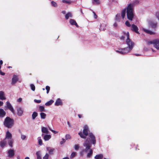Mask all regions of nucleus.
Segmentation results:
<instances>
[{
	"mask_svg": "<svg viewBox=\"0 0 159 159\" xmlns=\"http://www.w3.org/2000/svg\"><path fill=\"white\" fill-rule=\"evenodd\" d=\"M38 113L37 112L34 111L32 114V118L33 120L35 119V118L38 116Z\"/></svg>",
	"mask_w": 159,
	"mask_h": 159,
	"instance_id": "nucleus-28",
	"label": "nucleus"
},
{
	"mask_svg": "<svg viewBox=\"0 0 159 159\" xmlns=\"http://www.w3.org/2000/svg\"><path fill=\"white\" fill-rule=\"evenodd\" d=\"M125 24L128 27H129L131 26V25L130 23H129V22L128 20L126 21L125 22Z\"/></svg>",
	"mask_w": 159,
	"mask_h": 159,
	"instance_id": "nucleus-42",
	"label": "nucleus"
},
{
	"mask_svg": "<svg viewBox=\"0 0 159 159\" xmlns=\"http://www.w3.org/2000/svg\"><path fill=\"white\" fill-rule=\"evenodd\" d=\"M51 138V136L50 135L46 134L43 137V139L45 141H48Z\"/></svg>",
	"mask_w": 159,
	"mask_h": 159,
	"instance_id": "nucleus-21",
	"label": "nucleus"
},
{
	"mask_svg": "<svg viewBox=\"0 0 159 159\" xmlns=\"http://www.w3.org/2000/svg\"><path fill=\"white\" fill-rule=\"evenodd\" d=\"M0 74L2 75H5V73L2 71L1 70H0Z\"/></svg>",
	"mask_w": 159,
	"mask_h": 159,
	"instance_id": "nucleus-50",
	"label": "nucleus"
},
{
	"mask_svg": "<svg viewBox=\"0 0 159 159\" xmlns=\"http://www.w3.org/2000/svg\"><path fill=\"white\" fill-rule=\"evenodd\" d=\"M38 143L39 145H41L42 144V140L40 137L38 138Z\"/></svg>",
	"mask_w": 159,
	"mask_h": 159,
	"instance_id": "nucleus-38",
	"label": "nucleus"
},
{
	"mask_svg": "<svg viewBox=\"0 0 159 159\" xmlns=\"http://www.w3.org/2000/svg\"><path fill=\"white\" fill-rule=\"evenodd\" d=\"M138 28L137 26L136 25L134 24H132L131 25V30L134 31L136 33L138 34H139V32L138 31Z\"/></svg>",
	"mask_w": 159,
	"mask_h": 159,
	"instance_id": "nucleus-9",
	"label": "nucleus"
},
{
	"mask_svg": "<svg viewBox=\"0 0 159 159\" xmlns=\"http://www.w3.org/2000/svg\"><path fill=\"white\" fill-rule=\"evenodd\" d=\"M17 159H20V157L19 156H18L17 157Z\"/></svg>",
	"mask_w": 159,
	"mask_h": 159,
	"instance_id": "nucleus-64",
	"label": "nucleus"
},
{
	"mask_svg": "<svg viewBox=\"0 0 159 159\" xmlns=\"http://www.w3.org/2000/svg\"><path fill=\"white\" fill-rule=\"evenodd\" d=\"M126 9H125L123 10L121 12V16L122 17V18L123 19H124L125 17V13H126Z\"/></svg>",
	"mask_w": 159,
	"mask_h": 159,
	"instance_id": "nucleus-25",
	"label": "nucleus"
},
{
	"mask_svg": "<svg viewBox=\"0 0 159 159\" xmlns=\"http://www.w3.org/2000/svg\"><path fill=\"white\" fill-rule=\"evenodd\" d=\"M42 131L43 133L48 134L49 131L45 127H42Z\"/></svg>",
	"mask_w": 159,
	"mask_h": 159,
	"instance_id": "nucleus-23",
	"label": "nucleus"
},
{
	"mask_svg": "<svg viewBox=\"0 0 159 159\" xmlns=\"http://www.w3.org/2000/svg\"><path fill=\"white\" fill-rule=\"evenodd\" d=\"M52 131L53 133H54V134H57L58 133V132L57 131H55L54 130H52Z\"/></svg>",
	"mask_w": 159,
	"mask_h": 159,
	"instance_id": "nucleus-53",
	"label": "nucleus"
},
{
	"mask_svg": "<svg viewBox=\"0 0 159 159\" xmlns=\"http://www.w3.org/2000/svg\"><path fill=\"white\" fill-rule=\"evenodd\" d=\"M65 142V140L64 139H62V141L60 142V144H62L64 143Z\"/></svg>",
	"mask_w": 159,
	"mask_h": 159,
	"instance_id": "nucleus-48",
	"label": "nucleus"
},
{
	"mask_svg": "<svg viewBox=\"0 0 159 159\" xmlns=\"http://www.w3.org/2000/svg\"><path fill=\"white\" fill-rule=\"evenodd\" d=\"M93 153V151L92 149H90L89 152L88 153L87 157H88L89 158L91 157Z\"/></svg>",
	"mask_w": 159,
	"mask_h": 159,
	"instance_id": "nucleus-30",
	"label": "nucleus"
},
{
	"mask_svg": "<svg viewBox=\"0 0 159 159\" xmlns=\"http://www.w3.org/2000/svg\"><path fill=\"white\" fill-rule=\"evenodd\" d=\"M51 4L52 6L54 7H57V3L54 1H52L51 2Z\"/></svg>",
	"mask_w": 159,
	"mask_h": 159,
	"instance_id": "nucleus-36",
	"label": "nucleus"
},
{
	"mask_svg": "<svg viewBox=\"0 0 159 159\" xmlns=\"http://www.w3.org/2000/svg\"><path fill=\"white\" fill-rule=\"evenodd\" d=\"M70 23L72 25H75L76 26V27H79V25L77 24L76 21L73 19H71L70 20Z\"/></svg>",
	"mask_w": 159,
	"mask_h": 159,
	"instance_id": "nucleus-17",
	"label": "nucleus"
},
{
	"mask_svg": "<svg viewBox=\"0 0 159 159\" xmlns=\"http://www.w3.org/2000/svg\"><path fill=\"white\" fill-rule=\"evenodd\" d=\"M37 159H42L41 152L40 151H38L36 152Z\"/></svg>",
	"mask_w": 159,
	"mask_h": 159,
	"instance_id": "nucleus-26",
	"label": "nucleus"
},
{
	"mask_svg": "<svg viewBox=\"0 0 159 159\" xmlns=\"http://www.w3.org/2000/svg\"><path fill=\"white\" fill-rule=\"evenodd\" d=\"M148 45L150 44H153L154 46L157 50L159 49V39H155L147 42Z\"/></svg>",
	"mask_w": 159,
	"mask_h": 159,
	"instance_id": "nucleus-5",
	"label": "nucleus"
},
{
	"mask_svg": "<svg viewBox=\"0 0 159 159\" xmlns=\"http://www.w3.org/2000/svg\"><path fill=\"white\" fill-rule=\"evenodd\" d=\"M93 4H99L100 1L99 0H93Z\"/></svg>",
	"mask_w": 159,
	"mask_h": 159,
	"instance_id": "nucleus-32",
	"label": "nucleus"
},
{
	"mask_svg": "<svg viewBox=\"0 0 159 159\" xmlns=\"http://www.w3.org/2000/svg\"><path fill=\"white\" fill-rule=\"evenodd\" d=\"M26 138V136L25 135H23L22 134H21V139L23 140H25V139Z\"/></svg>",
	"mask_w": 159,
	"mask_h": 159,
	"instance_id": "nucleus-43",
	"label": "nucleus"
},
{
	"mask_svg": "<svg viewBox=\"0 0 159 159\" xmlns=\"http://www.w3.org/2000/svg\"><path fill=\"white\" fill-rule=\"evenodd\" d=\"M103 158V155L102 154L97 155L94 157L95 159H102Z\"/></svg>",
	"mask_w": 159,
	"mask_h": 159,
	"instance_id": "nucleus-22",
	"label": "nucleus"
},
{
	"mask_svg": "<svg viewBox=\"0 0 159 159\" xmlns=\"http://www.w3.org/2000/svg\"><path fill=\"white\" fill-rule=\"evenodd\" d=\"M3 64V61H2V60H1L0 61V65H2Z\"/></svg>",
	"mask_w": 159,
	"mask_h": 159,
	"instance_id": "nucleus-58",
	"label": "nucleus"
},
{
	"mask_svg": "<svg viewBox=\"0 0 159 159\" xmlns=\"http://www.w3.org/2000/svg\"><path fill=\"white\" fill-rule=\"evenodd\" d=\"M47 150L48 151L50 154H53L55 149L54 148H51L49 147H47Z\"/></svg>",
	"mask_w": 159,
	"mask_h": 159,
	"instance_id": "nucleus-20",
	"label": "nucleus"
},
{
	"mask_svg": "<svg viewBox=\"0 0 159 159\" xmlns=\"http://www.w3.org/2000/svg\"><path fill=\"white\" fill-rule=\"evenodd\" d=\"M84 151L83 150L80 152V154L81 156H83L84 154Z\"/></svg>",
	"mask_w": 159,
	"mask_h": 159,
	"instance_id": "nucleus-49",
	"label": "nucleus"
},
{
	"mask_svg": "<svg viewBox=\"0 0 159 159\" xmlns=\"http://www.w3.org/2000/svg\"><path fill=\"white\" fill-rule=\"evenodd\" d=\"M34 101L36 103H40L41 102V100H40L34 99Z\"/></svg>",
	"mask_w": 159,
	"mask_h": 159,
	"instance_id": "nucleus-47",
	"label": "nucleus"
},
{
	"mask_svg": "<svg viewBox=\"0 0 159 159\" xmlns=\"http://www.w3.org/2000/svg\"><path fill=\"white\" fill-rule=\"evenodd\" d=\"M18 76L15 75H14L12 79L11 84H15L18 80Z\"/></svg>",
	"mask_w": 159,
	"mask_h": 159,
	"instance_id": "nucleus-12",
	"label": "nucleus"
},
{
	"mask_svg": "<svg viewBox=\"0 0 159 159\" xmlns=\"http://www.w3.org/2000/svg\"><path fill=\"white\" fill-rule=\"evenodd\" d=\"M149 25L152 28L155 29L157 27V23H154L152 21H150L149 22Z\"/></svg>",
	"mask_w": 159,
	"mask_h": 159,
	"instance_id": "nucleus-15",
	"label": "nucleus"
},
{
	"mask_svg": "<svg viewBox=\"0 0 159 159\" xmlns=\"http://www.w3.org/2000/svg\"><path fill=\"white\" fill-rule=\"evenodd\" d=\"M8 143H9V146L10 147H12L13 141L11 140V139H10V140H9V141H8Z\"/></svg>",
	"mask_w": 159,
	"mask_h": 159,
	"instance_id": "nucleus-37",
	"label": "nucleus"
},
{
	"mask_svg": "<svg viewBox=\"0 0 159 159\" xmlns=\"http://www.w3.org/2000/svg\"><path fill=\"white\" fill-rule=\"evenodd\" d=\"M93 13L94 15V18L95 19H97L98 17L96 15V14L95 12H93Z\"/></svg>",
	"mask_w": 159,
	"mask_h": 159,
	"instance_id": "nucleus-51",
	"label": "nucleus"
},
{
	"mask_svg": "<svg viewBox=\"0 0 159 159\" xmlns=\"http://www.w3.org/2000/svg\"><path fill=\"white\" fill-rule=\"evenodd\" d=\"M30 87L31 89V90L32 91H34L35 90V88L34 84H31L30 85Z\"/></svg>",
	"mask_w": 159,
	"mask_h": 159,
	"instance_id": "nucleus-35",
	"label": "nucleus"
},
{
	"mask_svg": "<svg viewBox=\"0 0 159 159\" xmlns=\"http://www.w3.org/2000/svg\"><path fill=\"white\" fill-rule=\"evenodd\" d=\"M53 102L54 101L52 100H51L46 102L45 104V105L47 106H50L51 105Z\"/></svg>",
	"mask_w": 159,
	"mask_h": 159,
	"instance_id": "nucleus-29",
	"label": "nucleus"
},
{
	"mask_svg": "<svg viewBox=\"0 0 159 159\" xmlns=\"http://www.w3.org/2000/svg\"><path fill=\"white\" fill-rule=\"evenodd\" d=\"M72 16V14L70 12H68L65 15V18L66 20H68L69 17H71Z\"/></svg>",
	"mask_w": 159,
	"mask_h": 159,
	"instance_id": "nucleus-24",
	"label": "nucleus"
},
{
	"mask_svg": "<svg viewBox=\"0 0 159 159\" xmlns=\"http://www.w3.org/2000/svg\"><path fill=\"white\" fill-rule=\"evenodd\" d=\"M114 26L115 27H117V25L116 23H115L114 24Z\"/></svg>",
	"mask_w": 159,
	"mask_h": 159,
	"instance_id": "nucleus-54",
	"label": "nucleus"
},
{
	"mask_svg": "<svg viewBox=\"0 0 159 159\" xmlns=\"http://www.w3.org/2000/svg\"><path fill=\"white\" fill-rule=\"evenodd\" d=\"M39 110L40 111L43 112L45 111L44 107L43 106H40L39 107Z\"/></svg>",
	"mask_w": 159,
	"mask_h": 159,
	"instance_id": "nucleus-33",
	"label": "nucleus"
},
{
	"mask_svg": "<svg viewBox=\"0 0 159 159\" xmlns=\"http://www.w3.org/2000/svg\"><path fill=\"white\" fill-rule=\"evenodd\" d=\"M49 155L48 153H46L45 155L43 157V159H48Z\"/></svg>",
	"mask_w": 159,
	"mask_h": 159,
	"instance_id": "nucleus-40",
	"label": "nucleus"
},
{
	"mask_svg": "<svg viewBox=\"0 0 159 159\" xmlns=\"http://www.w3.org/2000/svg\"><path fill=\"white\" fill-rule=\"evenodd\" d=\"M156 16L159 20V11H158L156 12Z\"/></svg>",
	"mask_w": 159,
	"mask_h": 159,
	"instance_id": "nucleus-46",
	"label": "nucleus"
},
{
	"mask_svg": "<svg viewBox=\"0 0 159 159\" xmlns=\"http://www.w3.org/2000/svg\"><path fill=\"white\" fill-rule=\"evenodd\" d=\"M7 143L6 140L4 139L3 140L1 141L0 143V145L2 148H3L6 144Z\"/></svg>",
	"mask_w": 159,
	"mask_h": 159,
	"instance_id": "nucleus-19",
	"label": "nucleus"
},
{
	"mask_svg": "<svg viewBox=\"0 0 159 159\" xmlns=\"http://www.w3.org/2000/svg\"><path fill=\"white\" fill-rule=\"evenodd\" d=\"M62 2L64 3L68 4H70L71 2V1L68 0H63Z\"/></svg>",
	"mask_w": 159,
	"mask_h": 159,
	"instance_id": "nucleus-39",
	"label": "nucleus"
},
{
	"mask_svg": "<svg viewBox=\"0 0 159 159\" xmlns=\"http://www.w3.org/2000/svg\"><path fill=\"white\" fill-rule=\"evenodd\" d=\"M89 128L87 125H85L84 127L83 130V133L82 132H80L78 133V134L80 135L81 138L85 139L86 138V136L89 135Z\"/></svg>",
	"mask_w": 159,
	"mask_h": 159,
	"instance_id": "nucleus-4",
	"label": "nucleus"
},
{
	"mask_svg": "<svg viewBox=\"0 0 159 159\" xmlns=\"http://www.w3.org/2000/svg\"><path fill=\"white\" fill-rule=\"evenodd\" d=\"M3 103L2 102L0 101V106H2L3 105Z\"/></svg>",
	"mask_w": 159,
	"mask_h": 159,
	"instance_id": "nucleus-55",
	"label": "nucleus"
},
{
	"mask_svg": "<svg viewBox=\"0 0 159 159\" xmlns=\"http://www.w3.org/2000/svg\"><path fill=\"white\" fill-rule=\"evenodd\" d=\"M62 104V102L60 98H58L55 103V105L56 106L61 105Z\"/></svg>",
	"mask_w": 159,
	"mask_h": 159,
	"instance_id": "nucleus-16",
	"label": "nucleus"
},
{
	"mask_svg": "<svg viewBox=\"0 0 159 159\" xmlns=\"http://www.w3.org/2000/svg\"><path fill=\"white\" fill-rule=\"evenodd\" d=\"M83 146L85 147V149H83L84 152H87L88 150H90V148L92 146L91 143L89 142V141L87 139L83 143Z\"/></svg>",
	"mask_w": 159,
	"mask_h": 159,
	"instance_id": "nucleus-6",
	"label": "nucleus"
},
{
	"mask_svg": "<svg viewBox=\"0 0 159 159\" xmlns=\"http://www.w3.org/2000/svg\"><path fill=\"white\" fill-rule=\"evenodd\" d=\"M25 159H30V158L28 157H26Z\"/></svg>",
	"mask_w": 159,
	"mask_h": 159,
	"instance_id": "nucleus-63",
	"label": "nucleus"
},
{
	"mask_svg": "<svg viewBox=\"0 0 159 159\" xmlns=\"http://www.w3.org/2000/svg\"><path fill=\"white\" fill-rule=\"evenodd\" d=\"M71 138V136L69 134H67L66 136V139H69Z\"/></svg>",
	"mask_w": 159,
	"mask_h": 159,
	"instance_id": "nucleus-44",
	"label": "nucleus"
},
{
	"mask_svg": "<svg viewBox=\"0 0 159 159\" xmlns=\"http://www.w3.org/2000/svg\"><path fill=\"white\" fill-rule=\"evenodd\" d=\"M135 55L137 56H140V55L138 54H135Z\"/></svg>",
	"mask_w": 159,
	"mask_h": 159,
	"instance_id": "nucleus-62",
	"label": "nucleus"
},
{
	"mask_svg": "<svg viewBox=\"0 0 159 159\" xmlns=\"http://www.w3.org/2000/svg\"><path fill=\"white\" fill-rule=\"evenodd\" d=\"M6 98L4 96V92L2 91H0V99L2 100H5Z\"/></svg>",
	"mask_w": 159,
	"mask_h": 159,
	"instance_id": "nucleus-18",
	"label": "nucleus"
},
{
	"mask_svg": "<svg viewBox=\"0 0 159 159\" xmlns=\"http://www.w3.org/2000/svg\"><path fill=\"white\" fill-rule=\"evenodd\" d=\"M14 124V120L9 117H7L3 122L4 126L8 128H11L13 126Z\"/></svg>",
	"mask_w": 159,
	"mask_h": 159,
	"instance_id": "nucleus-3",
	"label": "nucleus"
},
{
	"mask_svg": "<svg viewBox=\"0 0 159 159\" xmlns=\"http://www.w3.org/2000/svg\"><path fill=\"white\" fill-rule=\"evenodd\" d=\"M12 138V135L8 131H7L6 133V138L5 139L6 140L7 139H11Z\"/></svg>",
	"mask_w": 159,
	"mask_h": 159,
	"instance_id": "nucleus-13",
	"label": "nucleus"
},
{
	"mask_svg": "<svg viewBox=\"0 0 159 159\" xmlns=\"http://www.w3.org/2000/svg\"><path fill=\"white\" fill-rule=\"evenodd\" d=\"M9 157L12 158L14 156V151L13 149H10L7 151Z\"/></svg>",
	"mask_w": 159,
	"mask_h": 159,
	"instance_id": "nucleus-10",
	"label": "nucleus"
},
{
	"mask_svg": "<svg viewBox=\"0 0 159 159\" xmlns=\"http://www.w3.org/2000/svg\"><path fill=\"white\" fill-rule=\"evenodd\" d=\"M144 31L146 33L149 34H155L154 32L149 30L144 29Z\"/></svg>",
	"mask_w": 159,
	"mask_h": 159,
	"instance_id": "nucleus-27",
	"label": "nucleus"
},
{
	"mask_svg": "<svg viewBox=\"0 0 159 159\" xmlns=\"http://www.w3.org/2000/svg\"><path fill=\"white\" fill-rule=\"evenodd\" d=\"M135 3H138L139 2L135 1L129 4L126 8V13L128 19L132 20L134 17L133 8Z\"/></svg>",
	"mask_w": 159,
	"mask_h": 159,
	"instance_id": "nucleus-2",
	"label": "nucleus"
},
{
	"mask_svg": "<svg viewBox=\"0 0 159 159\" xmlns=\"http://www.w3.org/2000/svg\"><path fill=\"white\" fill-rule=\"evenodd\" d=\"M62 13L63 14H65L66 12L65 11H62Z\"/></svg>",
	"mask_w": 159,
	"mask_h": 159,
	"instance_id": "nucleus-60",
	"label": "nucleus"
},
{
	"mask_svg": "<svg viewBox=\"0 0 159 159\" xmlns=\"http://www.w3.org/2000/svg\"><path fill=\"white\" fill-rule=\"evenodd\" d=\"M62 159H69V158L68 157H66L63 158Z\"/></svg>",
	"mask_w": 159,
	"mask_h": 159,
	"instance_id": "nucleus-61",
	"label": "nucleus"
},
{
	"mask_svg": "<svg viewBox=\"0 0 159 159\" xmlns=\"http://www.w3.org/2000/svg\"><path fill=\"white\" fill-rule=\"evenodd\" d=\"M46 89L47 90V93L48 94L49 93L50 90V87L48 86H47L46 87Z\"/></svg>",
	"mask_w": 159,
	"mask_h": 159,
	"instance_id": "nucleus-41",
	"label": "nucleus"
},
{
	"mask_svg": "<svg viewBox=\"0 0 159 159\" xmlns=\"http://www.w3.org/2000/svg\"><path fill=\"white\" fill-rule=\"evenodd\" d=\"M120 17V14H117L116 15V19H117V17Z\"/></svg>",
	"mask_w": 159,
	"mask_h": 159,
	"instance_id": "nucleus-59",
	"label": "nucleus"
},
{
	"mask_svg": "<svg viewBox=\"0 0 159 159\" xmlns=\"http://www.w3.org/2000/svg\"><path fill=\"white\" fill-rule=\"evenodd\" d=\"M17 114L19 116H21L22 115L24 110L21 107H18L17 108Z\"/></svg>",
	"mask_w": 159,
	"mask_h": 159,
	"instance_id": "nucleus-11",
	"label": "nucleus"
},
{
	"mask_svg": "<svg viewBox=\"0 0 159 159\" xmlns=\"http://www.w3.org/2000/svg\"><path fill=\"white\" fill-rule=\"evenodd\" d=\"M78 116L80 118H82V115L81 114H78Z\"/></svg>",
	"mask_w": 159,
	"mask_h": 159,
	"instance_id": "nucleus-56",
	"label": "nucleus"
},
{
	"mask_svg": "<svg viewBox=\"0 0 159 159\" xmlns=\"http://www.w3.org/2000/svg\"><path fill=\"white\" fill-rule=\"evenodd\" d=\"M89 138H87L88 139L90 143L93 144L94 145L96 143V137L92 133H89Z\"/></svg>",
	"mask_w": 159,
	"mask_h": 159,
	"instance_id": "nucleus-7",
	"label": "nucleus"
},
{
	"mask_svg": "<svg viewBox=\"0 0 159 159\" xmlns=\"http://www.w3.org/2000/svg\"><path fill=\"white\" fill-rule=\"evenodd\" d=\"M124 33L125 35H126L127 36V39L126 40V43L129 46V47L121 49V51H116L120 53L125 54L129 52L133 48L134 43L129 38V32H127V34L124 32Z\"/></svg>",
	"mask_w": 159,
	"mask_h": 159,
	"instance_id": "nucleus-1",
	"label": "nucleus"
},
{
	"mask_svg": "<svg viewBox=\"0 0 159 159\" xmlns=\"http://www.w3.org/2000/svg\"><path fill=\"white\" fill-rule=\"evenodd\" d=\"M75 149L76 150H78L79 148V146L78 144H76L75 146L74 147Z\"/></svg>",
	"mask_w": 159,
	"mask_h": 159,
	"instance_id": "nucleus-45",
	"label": "nucleus"
},
{
	"mask_svg": "<svg viewBox=\"0 0 159 159\" xmlns=\"http://www.w3.org/2000/svg\"><path fill=\"white\" fill-rule=\"evenodd\" d=\"M76 152H72L71 153V155L70 156V158H73L76 155Z\"/></svg>",
	"mask_w": 159,
	"mask_h": 159,
	"instance_id": "nucleus-34",
	"label": "nucleus"
},
{
	"mask_svg": "<svg viewBox=\"0 0 159 159\" xmlns=\"http://www.w3.org/2000/svg\"><path fill=\"white\" fill-rule=\"evenodd\" d=\"M5 108L9 109L13 114H15V111L14 110L12 105L9 102L7 101V102L6 106H5Z\"/></svg>",
	"mask_w": 159,
	"mask_h": 159,
	"instance_id": "nucleus-8",
	"label": "nucleus"
},
{
	"mask_svg": "<svg viewBox=\"0 0 159 159\" xmlns=\"http://www.w3.org/2000/svg\"><path fill=\"white\" fill-rule=\"evenodd\" d=\"M6 114V112L2 109L0 108V117H4Z\"/></svg>",
	"mask_w": 159,
	"mask_h": 159,
	"instance_id": "nucleus-14",
	"label": "nucleus"
},
{
	"mask_svg": "<svg viewBox=\"0 0 159 159\" xmlns=\"http://www.w3.org/2000/svg\"><path fill=\"white\" fill-rule=\"evenodd\" d=\"M125 38V37L124 36H121V37L120 38V39L121 40H124Z\"/></svg>",
	"mask_w": 159,
	"mask_h": 159,
	"instance_id": "nucleus-52",
	"label": "nucleus"
},
{
	"mask_svg": "<svg viewBox=\"0 0 159 159\" xmlns=\"http://www.w3.org/2000/svg\"><path fill=\"white\" fill-rule=\"evenodd\" d=\"M40 115L41 119H44L45 118L46 115L45 113L41 112L40 114Z\"/></svg>",
	"mask_w": 159,
	"mask_h": 159,
	"instance_id": "nucleus-31",
	"label": "nucleus"
},
{
	"mask_svg": "<svg viewBox=\"0 0 159 159\" xmlns=\"http://www.w3.org/2000/svg\"><path fill=\"white\" fill-rule=\"evenodd\" d=\"M22 98H19L18 100V102H21L22 101Z\"/></svg>",
	"mask_w": 159,
	"mask_h": 159,
	"instance_id": "nucleus-57",
	"label": "nucleus"
}]
</instances>
